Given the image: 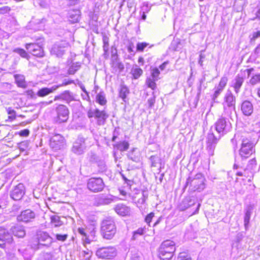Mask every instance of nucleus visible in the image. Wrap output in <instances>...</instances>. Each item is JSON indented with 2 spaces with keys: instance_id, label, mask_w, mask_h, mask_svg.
Masks as SVG:
<instances>
[{
  "instance_id": "11",
  "label": "nucleus",
  "mask_w": 260,
  "mask_h": 260,
  "mask_svg": "<svg viewBox=\"0 0 260 260\" xmlns=\"http://www.w3.org/2000/svg\"><path fill=\"white\" fill-rule=\"evenodd\" d=\"M87 188L91 191L98 192L101 191L104 188V183L101 178H91L87 182Z\"/></svg>"
},
{
  "instance_id": "15",
  "label": "nucleus",
  "mask_w": 260,
  "mask_h": 260,
  "mask_svg": "<svg viewBox=\"0 0 260 260\" xmlns=\"http://www.w3.org/2000/svg\"><path fill=\"white\" fill-rule=\"evenodd\" d=\"M25 186L22 183L15 186L10 193L11 198L15 201L20 200L25 194Z\"/></svg>"
},
{
  "instance_id": "37",
  "label": "nucleus",
  "mask_w": 260,
  "mask_h": 260,
  "mask_svg": "<svg viewBox=\"0 0 260 260\" xmlns=\"http://www.w3.org/2000/svg\"><path fill=\"white\" fill-rule=\"evenodd\" d=\"M150 77L151 78L154 79V80H158L159 78L160 71L157 68H150Z\"/></svg>"
},
{
  "instance_id": "10",
  "label": "nucleus",
  "mask_w": 260,
  "mask_h": 260,
  "mask_svg": "<svg viewBox=\"0 0 260 260\" xmlns=\"http://www.w3.org/2000/svg\"><path fill=\"white\" fill-rule=\"evenodd\" d=\"M13 242L12 236L6 231L5 230L0 229V247L7 250L10 248Z\"/></svg>"
},
{
  "instance_id": "1",
  "label": "nucleus",
  "mask_w": 260,
  "mask_h": 260,
  "mask_svg": "<svg viewBox=\"0 0 260 260\" xmlns=\"http://www.w3.org/2000/svg\"><path fill=\"white\" fill-rule=\"evenodd\" d=\"M206 179L202 173L197 174L193 177H189L186 180L184 188L189 186L191 191L201 192L206 187Z\"/></svg>"
},
{
  "instance_id": "21",
  "label": "nucleus",
  "mask_w": 260,
  "mask_h": 260,
  "mask_svg": "<svg viewBox=\"0 0 260 260\" xmlns=\"http://www.w3.org/2000/svg\"><path fill=\"white\" fill-rule=\"evenodd\" d=\"M148 198V193L146 191H141L136 189L135 193L132 195V198L134 202L139 204H143Z\"/></svg>"
},
{
  "instance_id": "57",
  "label": "nucleus",
  "mask_w": 260,
  "mask_h": 260,
  "mask_svg": "<svg viewBox=\"0 0 260 260\" xmlns=\"http://www.w3.org/2000/svg\"><path fill=\"white\" fill-rule=\"evenodd\" d=\"M228 80V79L226 77H225V76L222 77L221 78L218 85H219L220 86H221L224 88V87H225V86L227 84Z\"/></svg>"
},
{
  "instance_id": "52",
  "label": "nucleus",
  "mask_w": 260,
  "mask_h": 260,
  "mask_svg": "<svg viewBox=\"0 0 260 260\" xmlns=\"http://www.w3.org/2000/svg\"><path fill=\"white\" fill-rule=\"evenodd\" d=\"M81 254L82 256L84 257L86 259L89 260L92 255V252L91 250L86 249V250H83L81 252Z\"/></svg>"
},
{
  "instance_id": "9",
  "label": "nucleus",
  "mask_w": 260,
  "mask_h": 260,
  "mask_svg": "<svg viewBox=\"0 0 260 260\" xmlns=\"http://www.w3.org/2000/svg\"><path fill=\"white\" fill-rule=\"evenodd\" d=\"M215 127L216 131L220 135L219 137L220 138L221 136H223L230 131L232 125L227 119L221 117L215 123Z\"/></svg>"
},
{
  "instance_id": "38",
  "label": "nucleus",
  "mask_w": 260,
  "mask_h": 260,
  "mask_svg": "<svg viewBox=\"0 0 260 260\" xmlns=\"http://www.w3.org/2000/svg\"><path fill=\"white\" fill-rule=\"evenodd\" d=\"M146 232V229L140 228H139L137 230L134 231L133 232V235L132 237V239L134 240H136L139 236H142Z\"/></svg>"
},
{
  "instance_id": "63",
  "label": "nucleus",
  "mask_w": 260,
  "mask_h": 260,
  "mask_svg": "<svg viewBox=\"0 0 260 260\" xmlns=\"http://www.w3.org/2000/svg\"><path fill=\"white\" fill-rule=\"evenodd\" d=\"M7 257L9 260H17V258L14 253L7 252Z\"/></svg>"
},
{
  "instance_id": "28",
  "label": "nucleus",
  "mask_w": 260,
  "mask_h": 260,
  "mask_svg": "<svg viewBox=\"0 0 260 260\" xmlns=\"http://www.w3.org/2000/svg\"><path fill=\"white\" fill-rule=\"evenodd\" d=\"M57 89V87L55 85L52 86L51 88L44 87L39 89L37 95L39 97H44L53 92Z\"/></svg>"
},
{
  "instance_id": "27",
  "label": "nucleus",
  "mask_w": 260,
  "mask_h": 260,
  "mask_svg": "<svg viewBox=\"0 0 260 260\" xmlns=\"http://www.w3.org/2000/svg\"><path fill=\"white\" fill-rule=\"evenodd\" d=\"M47 20L45 18H43L41 19H37L35 21H31L30 22V26H32V29L35 30H39L44 28L45 24Z\"/></svg>"
},
{
  "instance_id": "8",
  "label": "nucleus",
  "mask_w": 260,
  "mask_h": 260,
  "mask_svg": "<svg viewBox=\"0 0 260 260\" xmlns=\"http://www.w3.org/2000/svg\"><path fill=\"white\" fill-rule=\"evenodd\" d=\"M56 115L54 118L56 123H61L67 121L69 118V110L64 105H58L55 108Z\"/></svg>"
},
{
  "instance_id": "2",
  "label": "nucleus",
  "mask_w": 260,
  "mask_h": 260,
  "mask_svg": "<svg viewBox=\"0 0 260 260\" xmlns=\"http://www.w3.org/2000/svg\"><path fill=\"white\" fill-rule=\"evenodd\" d=\"M101 232L104 238L110 240L116 232L115 222L112 218H107L103 220L101 226Z\"/></svg>"
},
{
  "instance_id": "33",
  "label": "nucleus",
  "mask_w": 260,
  "mask_h": 260,
  "mask_svg": "<svg viewBox=\"0 0 260 260\" xmlns=\"http://www.w3.org/2000/svg\"><path fill=\"white\" fill-rule=\"evenodd\" d=\"M96 102L101 106H105L107 104L106 95L104 91H100L97 94L95 98Z\"/></svg>"
},
{
  "instance_id": "22",
  "label": "nucleus",
  "mask_w": 260,
  "mask_h": 260,
  "mask_svg": "<svg viewBox=\"0 0 260 260\" xmlns=\"http://www.w3.org/2000/svg\"><path fill=\"white\" fill-rule=\"evenodd\" d=\"M196 202V199L194 197H186L182 200L179 205V209L184 211L194 205Z\"/></svg>"
},
{
  "instance_id": "55",
  "label": "nucleus",
  "mask_w": 260,
  "mask_h": 260,
  "mask_svg": "<svg viewBox=\"0 0 260 260\" xmlns=\"http://www.w3.org/2000/svg\"><path fill=\"white\" fill-rule=\"evenodd\" d=\"M256 165V161L255 158L250 159L247 166V167L252 170Z\"/></svg>"
},
{
  "instance_id": "20",
  "label": "nucleus",
  "mask_w": 260,
  "mask_h": 260,
  "mask_svg": "<svg viewBox=\"0 0 260 260\" xmlns=\"http://www.w3.org/2000/svg\"><path fill=\"white\" fill-rule=\"evenodd\" d=\"M111 67L115 72H122L124 69L123 64L120 62L116 53H112L111 56Z\"/></svg>"
},
{
  "instance_id": "56",
  "label": "nucleus",
  "mask_w": 260,
  "mask_h": 260,
  "mask_svg": "<svg viewBox=\"0 0 260 260\" xmlns=\"http://www.w3.org/2000/svg\"><path fill=\"white\" fill-rule=\"evenodd\" d=\"M99 170L101 172L105 171L106 169V166L104 161H99L97 162Z\"/></svg>"
},
{
  "instance_id": "7",
  "label": "nucleus",
  "mask_w": 260,
  "mask_h": 260,
  "mask_svg": "<svg viewBox=\"0 0 260 260\" xmlns=\"http://www.w3.org/2000/svg\"><path fill=\"white\" fill-rule=\"evenodd\" d=\"M117 249L113 246L99 248L95 252V255L98 258L103 259H112L117 255Z\"/></svg>"
},
{
  "instance_id": "24",
  "label": "nucleus",
  "mask_w": 260,
  "mask_h": 260,
  "mask_svg": "<svg viewBox=\"0 0 260 260\" xmlns=\"http://www.w3.org/2000/svg\"><path fill=\"white\" fill-rule=\"evenodd\" d=\"M244 78L243 76L238 74L232 82V86L234 87L236 93H239L240 89L244 82Z\"/></svg>"
},
{
  "instance_id": "6",
  "label": "nucleus",
  "mask_w": 260,
  "mask_h": 260,
  "mask_svg": "<svg viewBox=\"0 0 260 260\" xmlns=\"http://www.w3.org/2000/svg\"><path fill=\"white\" fill-rule=\"evenodd\" d=\"M87 116L88 118H94L96 120V123L99 125H104L109 115L107 111L104 109L100 110L99 109H90L87 112Z\"/></svg>"
},
{
  "instance_id": "14",
  "label": "nucleus",
  "mask_w": 260,
  "mask_h": 260,
  "mask_svg": "<svg viewBox=\"0 0 260 260\" xmlns=\"http://www.w3.org/2000/svg\"><path fill=\"white\" fill-rule=\"evenodd\" d=\"M36 237L39 245L49 247L54 241L53 238L46 232L38 231Z\"/></svg>"
},
{
  "instance_id": "46",
  "label": "nucleus",
  "mask_w": 260,
  "mask_h": 260,
  "mask_svg": "<svg viewBox=\"0 0 260 260\" xmlns=\"http://www.w3.org/2000/svg\"><path fill=\"white\" fill-rule=\"evenodd\" d=\"M260 82V74H257L253 75L249 81V83L252 85H254Z\"/></svg>"
},
{
  "instance_id": "3",
  "label": "nucleus",
  "mask_w": 260,
  "mask_h": 260,
  "mask_svg": "<svg viewBox=\"0 0 260 260\" xmlns=\"http://www.w3.org/2000/svg\"><path fill=\"white\" fill-rule=\"evenodd\" d=\"M175 251L174 242L166 240L163 242L159 248V257L162 260H170Z\"/></svg>"
},
{
  "instance_id": "58",
  "label": "nucleus",
  "mask_w": 260,
  "mask_h": 260,
  "mask_svg": "<svg viewBox=\"0 0 260 260\" xmlns=\"http://www.w3.org/2000/svg\"><path fill=\"white\" fill-rule=\"evenodd\" d=\"M154 216V214L153 212H151L150 213L148 214L145 217V222L149 224Z\"/></svg>"
},
{
  "instance_id": "59",
  "label": "nucleus",
  "mask_w": 260,
  "mask_h": 260,
  "mask_svg": "<svg viewBox=\"0 0 260 260\" xmlns=\"http://www.w3.org/2000/svg\"><path fill=\"white\" fill-rule=\"evenodd\" d=\"M127 157L129 159L135 162H138L139 160V158L137 156L133 155V154H132V153H128Z\"/></svg>"
},
{
  "instance_id": "25",
  "label": "nucleus",
  "mask_w": 260,
  "mask_h": 260,
  "mask_svg": "<svg viewBox=\"0 0 260 260\" xmlns=\"http://www.w3.org/2000/svg\"><path fill=\"white\" fill-rule=\"evenodd\" d=\"M115 212L121 216H126L130 213V208L123 204H118L116 205L115 208Z\"/></svg>"
},
{
  "instance_id": "30",
  "label": "nucleus",
  "mask_w": 260,
  "mask_h": 260,
  "mask_svg": "<svg viewBox=\"0 0 260 260\" xmlns=\"http://www.w3.org/2000/svg\"><path fill=\"white\" fill-rule=\"evenodd\" d=\"M129 146V144L128 142L126 141H120L113 145V147L115 149L122 152L126 151L128 149Z\"/></svg>"
},
{
  "instance_id": "5",
  "label": "nucleus",
  "mask_w": 260,
  "mask_h": 260,
  "mask_svg": "<svg viewBox=\"0 0 260 260\" xmlns=\"http://www.w3.org/2000/svg\"><path fill=\"white\" fill-rule=\"evenodd\" d=\"M223 112L225 115H230L236 109V97L232 91L228 90L226 92L222 103Z\"/></svg>"
},
{
  "instance_id": "43",
  "label": "nucleus",
  "mask_w": 260,
  "mask_h": 260,
  "mask_svg": "<svg viewBox=\"0 0 260 260\" xmlns=\"http://www.w3.org/2000/svg\"><path fill=\"white\" fill-rule=\"evenodd\" d=\"M51 219L52 224L55 227L59 226L62 224V222L60 220V217L58 216H53L51 217Z\"/></svg>"
},
{
  "instance_id": "35",
  "label": "nucleus",
  "mask_w": 260,
  "mask_h": 260,
  "mask_svg": "<svg viewBox=\"0 0 260 260\" xmlns=\"http://www.w3.org/2000/svg\"><path fill=\"white\" fill-rule=\"evenodd\" d=\"M81 68V64L79 62L73 63L69 67L68 71V73L69 75H74Z\"/></svg>"
},
{
  "instance_id": "41",
  "label": "nucleus",
  "mask_w": 260,
  "mask_h": 260,
  "mask_svg": "<svg viewBox=\"0 0 260 260\" xmlns=\"http://www.w3.org/2000/svg\"><path fill=\"white\" fill-rule=\"evenodd\" d=\"M132 73L134 78L137 79L143 74V70L140 68H133L132 70Z\"/></svg>"
},
{
  "instance_id": "40",
  "label": "nucleus",
  "mask_w": 260,
  "mask_h": 260,
  "mask_svg": "<svg viewBox=\"0 0 260 260\" xmlns=\"http://www.w3.org/2000/svg\"><path fill=\"white\" fill-rule=\"evenodd\" d=\"M157 80H154V79L151 78V77H148L146 80V84L147 86L152 90H154L156 87V84L155 81Z\"/></svg>"
},
{
  "instance_id": "4",
  "label": "nucleus",
  "mask_w": 260,
  "mask_h": 260,
  "mask_svg": "<svg viewBox=\"0 0 260 260\" xmlns=\"http://www.w3.org/2000/svg\"><path fill=\"white\" fill-rule=\"evenodd\" d=\"M239 155L242 159H247L255 152L254 144L249 139L242 136Z\"/></svg>"
},
{
  "instance_id": "42",
  "label": "nucleus",
  "mask_w": 260,
  "mask_h": 260,
  "mask_svg": "<svg viewBox=\"0 0 260 260\" xmlns=\"http://www.w3.org/2000/svg\"><path fill=\"white\" fill-rule=\"evenodd\" d=\"M120 174L124 182V184L126 185V186L128 188L131 189V186L134 184V181L132 179H128L125 176V175L124 174H123L122 172H120Z\"/></svg>"
},
{
  "instance_id": "49",
  "label": "nucleus",
  "mask_w": 260,
  "mask_h": 260,
  "mask_svg": "<svg viewBox=\"0 0 260 260\" xmlns=\"http://www.w3.org/2000/svg\"><path fill=\"white\" fill-rule=\"evenodd\" d=\"M150 160L151 162V167H156L157 164L160 160V159L156 155H152L150 157Z\"/></svg>"
},
{
  "instance_id": "31",
  "label": "nucleus",
  "mask_w": 260,
  "mask_h": 260,
  "mask_svg": "<svg viewBox=\"0 0 260 260\" xmlns=\"http://www.w3.org/2000/svg\"><path fill=\"white\" fill-rule=\"evenodd\" d=\"M62 100L66 101V103L69 104L72 101H75L73 93L70 90H65L62 92Z\"/></svg>"
},
{
  "instance_id": "36",
  "label": "nucleus",
  "mask_w": 260,
  "mask_h": 260,
  "mask_svg": "<svg viewBox=\"0 0 260 260\" xmlns=\"http://www.w3.org/2000/svg\"><path fill=\"white\" fill-rule=\"evenodd\" d=\"M251 170L248 168L246 167L243 170V171H237L236 172V175L239 176H244L245 177H248L250 176V174H251Z\"/></svg>"
},
{
  "instance_id": "48",
  "label": "nucleus",
  "mask_w": 260,
  "mask_h": 260,
  "mask_svg": "<svg viewBox=\"0 0 260 260\" xmlns=\"http://www.w3.org/2000/svg\"><path fill=\"white\" fill-rule=\"evenodd\" d=\"M103 50L106 53L108 52L109 50V38L107 36H104L103 38Z\"/></svg>"
},
{
  "instance_id": "47",
  "label": "nucleus",
  "mask_w": 260,
  "mask_h": 260,
  "mask_svg": "<svg viewBox=\"0 0 260 260\" xmlns=\"http://www.w3.org/2000/svg\"><path fill=\"white\" fill-rule=\"evenodd\" d=\"M29 142L28 141H24L18 144V148L21 151H25L29 146Z\"/></svg>"
},
{
  "instance_id": "13",
  "label": "nucleus",
  "mask_w": 260,
  "mask_h": 260,
  "mask_svg": "<svg viewBox=\"0 0 260 260\" xmlns=\"http://www.w3.org/2000/svg\"><path fill=\"white\" fill-rule=\"evenodd\" d=\"M65 145L64 138L60 134H55L50 139V146L54 150L63 148Z\"/></svg>"
},
{
  "instance_id": "32",
  "label": "nucleus",
  "mask_w": 260,
  "mask_h": 260,
  "mask_svg": "<svg viewBox=\"0 0 260 260\" xmlns=\"http://www.w3.org/2000/svg\"><path fill=\"white\" fill-rule=\"evenodd\" d=\"M15 82L17 86L19 87L25 88L27 85L25 81L24 77L21 75L16 74L14 76Z\"/></svg>"
},
{
  "instance_id": "50",
  "label": "nucleus",
  "mask_w": 260,
  "mask_h": 260,
  "mask_svg": "<svg viewBox=\"0 0 260 260\" xmlns=\"http://www.w3.org/2000/svg\"><path fill=\"white\" fill-rule=\"evenodd\" d=\"M53 235L55 236L56 239L57 241H61V242L65 241L68 237V235L67 234H54Z\"/></svg>"
},
{
  "instance_id": "18",
  "label": "nucleus",
  "mask_w": 260,
  "mask_h": 260,
  "mask_svg": "<svg viewBox=\"0 0 260 260\" xmlns=\"http://www.w3.org/2000/svg\"><path fill=\"white\" fill-rule=\"evenodd\" d=\"M36 217L35 213L30 209H27L22 211L17 217V220L24 222L32 221Z\"/></svg>"
},
{
  "instance_id": "29",
  "label": "nucleus",
  "mask_w": 260,
  "mask_h": 260,
  "mask_svg": "<svg viewBox=\"0 0 260 260\" xmlns=\"http://www.w3.org/2000/svg\"><path fill=\"white\" fill-rule=\"evenodd\" d=\"M81 12L75 10L70 12L69 16V21L72 23L78 22L79 21Z\"/></svg>"
},
{
  "instance_id": "17",
  "label": "nucleus",
  "mask_w": 260,
  "mask_h": 260,
  "mask_svg": "<svg viewBox=\"0 0 260 260\" xmlns=\"http://www.w3.org/2000/svg\"><path fill=\"white\" fill-rule=\"evenodd\" d=\"M25 48L34 56L41 57L44 55L42 48L36 43H27L25 45Z\"/></svg>"
},
{
  "instance_id": "54",
  "label": "nucleus",
  "mask_w": 260,
  "mask_h": 260,
  "mask_svg": "<svg viewBox=\"0 0 260 260\" xmlns=\"http://www.w3.org/2000/svg\"><path fill=\"white\" fill-rule=\"evenodd\" d=\"M177 260H191V257L185 252L180 253Z\"/></svg>"
},
{
  "instance_id": "26",
  "label": "nucleus",
  "mask_w": 260,
  "mask_h": 260,
  "mask_svg": "<svg viewBox=\"0 0 260 260\" xmlns=\"http://www.w3.org/2000/svg\"><path fill=\"white\" fill-rule=\"evenodd\" d=\"M241 110L245 115L249 116L253 112V105L249 101H245L241 105Z\"/></svg>"
},
{
  "instance_id": "39",
  "label": "nucleus",
  "mask_w": 260,
  "mask_h": 260,
  "mask_svg": "<svg viewBox=\"0 0 260 260\" xmlns=\"http://www.w3.org/2000/svg\"><path fill=\"white\" fill-rule=\"evenodd\" d=\"M13 52L18 54L21 57L28 59L29 58V55L28 53L23 49L21 48H16L13 50Z\"/></svg>"
},
{
  "instance_id": "12",
  "label": "nucleus",
  "mask_w": 260,
  "mask_h": 260,
  "mask_svg": "<svg viewBox=\"0 0 260 260\" xmlns=\"http://www.w3.org/2000/svg\"><path fill=\"white\" fill-rule=\"evenodd\" d=\"M69 44L66 41H61L55 43L51 48L50 52L57 57H61L69 47Z\"/></svg>"
},
{
  "instance_id": "64",
  "label": "nucleus",
  "mask_w": 260,
  "mask_h": 260,
  "mask_svg": "<svg viewBox=\"0 0 260 260\" xmlns=\"http://www.w3.org/2000/svg\"><path fill=\"white\" fill-rule=\"evenodd\" d=\"M155 99L154 97L151 98L148 100V104L149 108H152L155 103Z\"/></svg>"
},
{
  "instance_id": "61",
  "label": "nucleus",
  "mask_w": 260,
  "mask_h": 260,
  "mask_svg": "<svg viewBox=\"0 0 260 260\" xmlns=\"http://www.w3.org/2000/svg\"><path fill=\"white\" fill-rule=\"evenodd\" d=\"M29 134V131L27 129L22 130L19 132V135L21 137H27Z\"/></svg>"
},
{
  "instance_id": "44",
  "label": "nucleus",
  "mask_w": 260,
  "mask_h": 260,
  "mask_svg": "<svg viewBox=\"0 0 260 260\" xmlns=\"http://www.w3.org/2000/svg\"><path fill=\"white\" fill-rule=\"evenodd\" d=\"M252 213L251 209L249 208L246 210V211L245 212V216H244V225L246 227L247 225L248 224L251 216V214Z\"/></svg>"
},
{
  "instance_id": "62",
  "label": "nucleus",
  "mask_w": 260,
  "mask_h": 260,
  "mask_svg": "<svg viewBox=\"0 0 260 260\" xmlns=\"http://www.w3.org/2000/svg\"><path fill=\"white\" fill-rule=\"evenodd\" d=\"M74 82L73 80H69V81H64L63 83H62L61 84H59V85H55V86H57V89L60 87H62V86H66L67 85H69V84H72V83H74Z\"/></svg>"
},
{
  "instance_id": "23",
  "label": "nucleus",
  "mask_w": 260,
  "mask_h": 260,
  "mask_svg": "<svg viewBox=\"0 0 260 260\" xmlns=\"http://www.w3.org/2000/svg\"><path fill=\"white\" fill-rule=\"evenodd\" d=\"M10 232L14 236L19 238H23L26 235L24 227L20 225H16L12 226L10 229Z\"/></svg>"
},
{
  "instance_id": "60",
  "label": "nucleus",
  "mask_w": 260,
  "mask_h": 260,
  "mask_svg": "<svg viewBox=\"0 0 260 260\" xmlns=\"http://www.w3.org/2000/svg\"><path fill=\"white\" fill-rule=\"evenodd\" d=\"M11 10L10 7L8 6H4L0 8V13L2 14H4L9 12Z\"/></svg>"
},
{
  "instance_id": "34",
  "label": "nucleus",
  "mask_w": 260,
  "mask_h": 260,
  "mask_svg": "<svg viewBox=\"0 0 260 260\" xmlns=\"http://www.w3.org/2000/svg\"><path fill=\"white\" fill-rule=\"evenodd\" d=\"M129 93L128 88L125 85L121 84L119 92V97L121 98L123 101H125L127 95Z\"/></svg>"
},
{
  "instance_id": "45",
  "label": "nucleus",
  "mask_w": 260,
  "mask_h": 260,
  "mask_svg": "<svg viewBox=\"0 0 260 260\" xmlns=\"http://www.w3.org/2000/svg\"><path fill=\"white\" fill-rule=\"evenodd\" d=\"M6 111L7 113L9 115L8 116V119L11 121L14 120L16 118V111L12 109L11 108L9 107L6 108Z\"/></svg>"
},
{
  "instance_id": "19",
  "label": "nucleus",
  "mask_w": 260,
  "mask_h": 260,
  "mask_svg": "<svg viewBox=\"0 0 260 260\" xmlns=\"http://www.w3.org/2000/svg\"><path fill=\"white\" fill-rule=\"evenodd\" d=\"M85 148V139L79 137L74 143L72 150L74 153L80 155L84 152Z\"/></svg>"
},
{
  "instance_id": "16",
  "label": "nucleus",
  "mask_w": 260,
  "mask_h": 260,
  "mask_svg": "<svg viewBox=\"0 0 260 260\" xmlns=\"http://www.w3.org/2000/svg\"><path fill=\"white\" fill-rule=\"evenodd\" d=\"M218 139L213 133L208 134L207 136L206 149L210 156L214 155V149L217 143Z\"/></svg>"
},
{
  "instance_id": "53",
  "label": "nucleus",
  "mask_w": 260,
  "mask_h": 260,
  "mask_svg": "<svg viewBox=\"0 0 260 260\" xmlns=\"http://www.w3.org/2000/svg\"><path fill=\"white\" fill-rule=\"evenodd\" d=\"M100 203L103 205H108L113 202V199L109 197L101 198L100 200Z\"/></svg>"
},
{
  "instance_id": "51",
  "label": "nucleus",
  "mask_w": 260,
  "mask_h": 260,
  "mask_svg": "<svg viewBox=\"0 0 260 260\" xmlns=\"http://www.w3.org/2000/svg\"><path fill=\"white\" fill-rule=\"evenodd\" d=\"M149 44L146 42L138 43L136 46V50L138 52H142Z\"/></svg>"
}]
</instances>
